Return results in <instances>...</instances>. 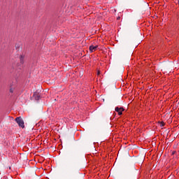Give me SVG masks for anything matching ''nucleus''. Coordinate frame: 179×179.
Returning <instances> with one entry per match:
<instances>
[{
	"mask_svg": "<svg viewBox=\"0 0 179 179\" xmlns=\"http://www.w3.org/2000/svg\"><path fill=\"white\" fill-rule=\"evenodd\" d=\"M15 122H17V124L20 128H24V121H23V119L22 118V117H16Z\"/></svg>",
	"mask_w": 179,
	"mask_h": 179,
	"instance_id": "f257e3e1",
	"label": "nucleus"
},
{
	"mask_svg": "<svg viewBox=\"0 0 179 179\" xmlns=\"http://www.w3.org/2000/svg\"><path fill=\"white\" fill-rule=\"evenodd\" d=\"M115 111L118 113V115H122V111H125V109L123 107H116Z\"/></svg>",
	"mask_w": 179,
	"mask_h": 179,
	"instance_id": "f03ea898",
	"label": "nucleus"
},
{
	"mask_svg": "<svg viewBox=\"0 0 179 179\" xmlns=\"http://www.w3.org/2000/svg\"><path fill=\"white\" fill-rule=\"evenodd\" d=\"M34 99H35V100H36V101H38V100H40V99H41V96L40 95V94L35 92L33 95Z\"/></svg>",
	"mask_w": 179,
	"mask_h": 179,
	"instance_id": "7ed1b4c3",
	"label": "nucleus"
},
{
	"mask_svg": "<svg viewBox=\"0 0 179 179\" xmlns=\"http://www.w3.org/2000/svg\"><path fill=\"white\" fill-rule=\"evenodd\" d=\"M99 46L98 45H90V51H91V52H94V51H96V50H97V48Z\"/></svg>",
	"mask_w": 179,
	"mask_h": 179,
	"instance_id": "20e7f679",
	"label": "nucleus"
},
{
	"mask_svg": "<svg viewBox=\"0 0 179 179\" xmlns=\"http://www.w3.org/2000/svg\"><path fill=\"white\" fill-rule=\"evenodd\" d=\"M24 59V56L23 55H21L20 56V62H21V64H23V59Z\"/></svg>",
	"mask_w": 179,
	"mask_h": 179,
	"instance_id": "39448f33",
	"label": "nucleus"
},
{
	"mask_svg": "<svg viewBox=\"0 0 179 179\" xmlns=\"http://www.w3.org/2000/svg\"><path fill=\"white\" fill-rule=\"evenodd\" d=\"M165 124L164 122H160V127H164Z\"/></svg>",
	"mask_w": 179,
	"mask_h": 179,
	"instance_id": "423d86ee",
	"label": "nucleus"
},
{
	"mask_svg": "<svg viewBox=\"0 0 179 179\" xmlns=\"http://www.w3.org/2000/svg\"><path fill=\"white\" fill-rule=\"evenodd\" d=\"M10 93H13V90L10 89Z\"/></svg>",
	"mask_w": 179,
	"mask_h": 179,
	"instance_id": "0eeeda50",
	"label": "nucleus"
}]
</instances>
